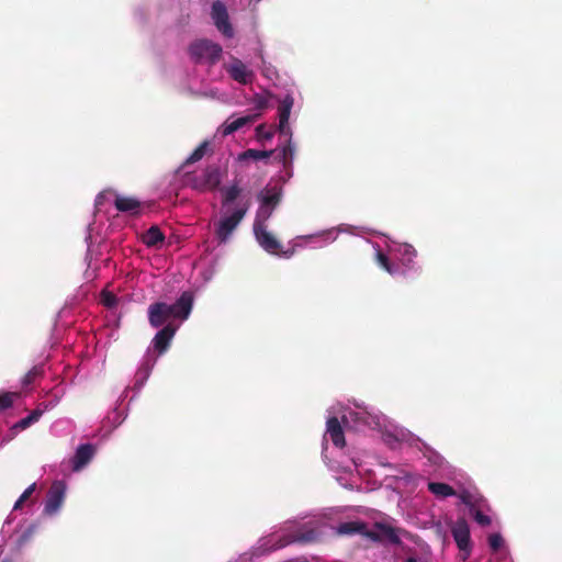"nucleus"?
<instances>
[{"mask_svg":"<svg viewBox=\"0 0 562 562\" xmlns=\"http://www.w3.org/2000/svg\"><path fill=\"white\" fill-rule=\"evenodd\" d=\"M13 521V515L11 514L5 521L2 525L1 528V536L4 538L9 536V541L11 544H13L15 548H21L23 544H25L32 537L35 530L34 525H19L14 531L11 530V524Z\"/></svg>","mask_w":562,"mask_h":562,"instance_id":"14","label":"nucleus"},{"mask_svg":"<svg viewBox=\"0 0 562 562\" xmlns=\"http://www.w3.org/2000/svg\"><path fill=\"white\" fill-rule=\"evenodd\" d=\"M259 113L246 114L243 116H229L220 127L218 133L222 136H228L239 131L244 126L252 124L259 117Z\"/></svg>","mask_w":562,"mask_h":562,"instance_id":"20","label":"nucleus"},{"mask_svg":"<svg viewBox=\"0 0 562 562\" xmlns=\"http://www.w3.org/2000/svg\"><path fill=\"white\" fill-rule=\"evenodd\" d=\"M256 134L259 139H271L272 133L269 131H266V127L263 125H258L256 127Z\"/></svg>","mask_w":562,"mask_h":562,"instance_id":"36","label":"nucleus"},{"mask_svg":"<svg viewBox=\"0 0 562 562\" xmlns=\"http://www.w3.org/2000/svg\"><path fill=\"white\" fill-rule=\"evenodd\" d=\"M345 427L355 431L366 429L376 430L383 442L391 449H397L402 443L412 445L415 441L414 435L389 419L374 406L368 405L361 401L352 400L347 403L337 402L327 409L326 430L323 436L322 456L328 468L336 473L337 482L345 488L353 490L357 484V475L352 469L359 468L358 459L352 457L351 464L342 465L334 460V451L328 447L333 443V449L340 454L345 448V435L339 422Z\"/></svg>","mask_w":562,"mask_h":562,"instance_id":"1","label":"nucleus"},{"mask_svg":"<svg viewBox=\"0 0 562 562\" xmlns=\"http://www.w3.org/2000/svg\"><path fill=\"white\" fill-rule=\"evenodd\" d=\"M424 465L429 475L437 479H451L454 471L449 463L434 449L425 446L423 450Z\"/></svg>","mask_w":562,"mask_h":562,"instance_id":"9","label":"nucleus"},{"mask_svg":"<svg viewBox=\"0 0 562 562\" xmlns=\"http://www.w3.org/2000/svg\"><path fill=\"white\" fill-rule=\"evenodd\" d=\"M67 485L64 481H55L50 485L44 503L43 515L54 517L60 512L66 498Z\"/></svg>","mask_w":562,"mask_h":562,"instance_id":"13","label":"nucleus"},{"mask_svg":"<svg viewBox=\"0 0 562 562\" xmlns=\"http://www.w3.org/2000/svg\"><path fill=\"white\" fill-rule=\"evenodd\" d=\"M100 300L101 303L109 308L114 307L117 303L116 296L112 292L106 290L102 291Z\"/></svg>","mask_w":562,"mask_h":562,"instance_id":"33","label":"nucleus"},{"mask_svg":"<svg viewBox=\"0 0 562 562\" xmlns=\"http://www.w3.org/2000/svg\"><path fill=\"white\" fill-rule=\"evenodd\" d=\"M451 533L459 550L463 552L462 560H467L471 552V537L468 522L463 519L457 520L451 528Z\"/></svg>","mask_w":562,"mask_h":562,"instance_id":"18","label":"nucleus"},{"mask_svg":"<svg viewBox=\"0 0 562 562\" xmlns=\"http://www.w3.org/2000/svg\"><path fill=\"white\" fill-rule=\"evenodd\" d=\"M405 482L409 483V482H413L415 476L414 474L412 473H408V472H405L403 477H402Z\"/></svg>","mask_w":562,"mask_h":562,"instance_id":"39","label":"nucleus"},{"mask_svg":"<svg viewBox=\"0 0 562 562\" xmlns=\"http://www.w3.org/2000/svg\"><path fill=\"white\" fill-rule=\"evenodd\" d=\"M252 234L258 246L269 255L291 258L294 250H283L281 241L269 231L268 225H252Z\"/></svg>","mask_w":562,"mask_h":562,"instance_id":"7","label":"nucleus"},{"mask_svg":"<svg viewBox=\"0 0 562 562\" xmlns=\"http://www.w3.org/2000/svg\"><path fill=\"white\" fill-rule=\"evenodd\" d=\"M40 370L37 368L31 369L21 380L23 386L31 384L34 379L38 375Z\"/></svg>","mask_w":562,"mask_h":562,"instance_id":"34","label":"nucleus"},{"mask_svg":"<svg viewBox=\"0 0 562 562\" xmlns=\"http://www.w3.org/2000/svg\"><path fill=\"white\" fill-rule=\"evenodd\" d=\"M464 504L469 507V514L474 519V521L482 526H490L492 522L491 517L488 516L490 507L485 499H463Z\"/></svg>","mask_w":562,"mask_h":562,"instance_id":"19","label":"nucleus"},{"mask_svg":"<svg viewBox=\"0 0 562 562\" xmlns=\"http://www.w3.org/2000/svg\"><path fill=\"white\" fill-rule=\"evenodd\" d=\"M205 97L216 100H224L225 94L221 92L218 89H210L203 93Z\"/></svg>","mask_w":562,"mask_h":562,"instance_id":"37","label":"nucleus"},{"mask_svg":"<svg viewBox=\"0 0 562 562\" xmlns=\"http://www.w3.org/2000/svg\"><path fill=\"white\" fill-rule=\"evenodd\" d=\"M156 363L157 356H155L151 348L148 347L135 373L134 389L137 392H139L146 384Z\"/></svg>","mask_w":562,"mask_h":562,"instance_id":"17","label":"nucleus"},{"mask_svg":"<svg viewBox=\"0 0 562 562\" xmlns=\"http://www.w3.org/2000/svg\"><path fill=\"white\" fill-rule=\"evenodd\" d=\"M252 103L255 105V109L260 111L268 105V98L261 94H256L252 100Z\"/></svg>","mask_w":562,"mask_h":562,"instance_id":"35","label":"nucleus"},{"mask_svg":"<svg viewBox=\"0 0 562 562\" xmlns=\"http://www.w3.org/2000/svg\"><path fill=\"white\" fill-rule=\"evenodd\" d=\"M180 324L173 325L172 323L167 324L160 330L157 331L153 338L149 347L157 359L162 356L170 347L171 340L179 329Z\"/></svg>","mask_w":562,"mask_h":562,"instance_id":"16","label":"nucleus"},{"mask_svg":"<svg viewBox=\"0 0 562 562\" xmlns=\"http://www.w3.org/2000/svg\"><path fill=\"white\" fill-rule=\"evenodd\" d=\"M282 195L283 190L281 186L269 183L259 192L258 201L276 210L281 202Z\"/></svg>","mask_w":562,"mask_h":562,"instance_id":"23","label":"nucleus"},{"mask_svg":"<svg viewBox=\"0 0 562 562\" xmlns=\"http://www.w3.org/2000/svg\"><path fill=\"white\" fill-rule=\"evenodd\" d=\"M193 294L189 291L183 292L173 304L156 302L148 307L149 324L158 328L169 319H179L180 324L187 321L193 307Z\"/></svg>","mask_w":562,"mask_h":562,"instance_id":"5","label":"nucleus"},{"mask_svg":"<svg viewBox=\"0 0 562 562\" xmlns=\"http://www.w3.org/2000/svg\"><path fill=\"white\" fill-rule=\"evenodd\" d=\"M367 538L373 541H381L385 539L394 544H397L401 541L396 530L390 525L382 522H376L374 525V530L368 529Z\"/></svg>","mask_w":562,"mask_h":562,"instance_id":"22","label":"nucleus"},{"mask_svg":"<svg viewBox=\"0 0 562 562\" xmlns=\"http://www.w3.org/2000/svg\"><path fill=\"white\" fill-rule=\"evenodd\" d=\"M250 199L243 195L237 177L221 190V209L213 221V232L218 245L227 244L250 209Z\"/></svg>","mask_w":562,"mask_h":562,"instance_id":"2","label":"nucleus"},{"mask_svg":"<svg viewBox=\"0 0 562 562\" xmlns=\"http://www.w3.org/2000/svg\"><path fill=\"white\" fill-rule=\"evenodd\" d=\"M142 240L147 247L159 248L165 241V235L158 226H151L142 235Z\"/></svg>","mask_w":562,"mask_h":562,"instance_id":"26","label":"nucleus"},{"mask_svg":"<svg viewBox=\"0 0 562 562\" xmlns=\"http://www.w3.org/2000/svg\"><path fill=\"white\" fill-rule=\"evenodd\" d=\"M42 414H43L42 411L34 409L26 417L20 419L18 423H15L12 426L11 430L15 434L20 430H24V429L29 428L31 425H33L41 418Z\"/></svg>","mask_w":562,"mask_h":562,"instance_id":"28","label":"nucleus"},{"mask_svg":"<svg viewBox=\"0 0 562 562\" xmlns=\"http://www.w3.org/2000/svg\"><path fill=\"white\" fill-rule=\"evenodd\" d=\"M210 143L207 140L201 143L192 154L179 167L177 173H183V184L198 192H213L222 190V181L224 171L216 164L207 165L204 169L196 172L184 171L188 165L201 160L209 150Z\"/></svg>","mask_w":562,"mask_h":562,"instance_id":"4","label":"nucleus"},{"mask_svg":"<svg viewBox=\"0 0 562 562\" xmlns=\"http://www.w3.org/2000/svg\"><path fill=\"white\" fill-rule=\"evenodd\" d=\"M355 229L356 227L353 226L341 224L337 227H331L317 234L300 236L297 239L305 241V245L311 244L312 248H321L334 243L340 233L355 234Z\"/></svg>","mask_w":562,"mask_h":562,"instance_id":"12","label":"nucleus"},{"mask_svg":"<svg viewBox=\"0 0 562 562\" xmlns=\"http://www.w3.org/2000/svg\"><path fill=\"white\" fill-rule=\"evenodd\" d=\"M427 486L428 491L439 499H445L456 495L453 487L447 483L429 481Z\"/></svg>","mask_w":562,"mask_h":562,"instance_id":"27","label":"nucleus"},{"mask_svg":"<svg viewBox=\"0 0 562 562\" xmlns=\"http://www.w3.org/2000/svg\"><path fill=\"white\" fill-rule=\"evenodd\" d=\"M294 104V99L291 94L284 95L279 105V125L278 131L280 136L284 137V144L280 145L276 153L278 158L286 169L292 166L295 145L292 142V130L289 124L290 114Z\"/></svg>","mask_w":562,"mask_h":562,"instance_id":"6","label":"nucleus"},{"mask_svg":"<svg viewBox=\"0 0 562 562\" xmlns=\"http://www.w3.org/2000/svg\"><path fill=\"white\" fill-rule=\"evenodd\" d=\"M376 263L392 277H416L422 267L417 261L416 249L406 243L384 240V245L372 244Z\"/></svg>","mask_w":562,"mask_h":562,"instance_id":"3","label":"nucleus"},{"mask_svg":"<svg viewBox=\"0 0 562 562\" xmlns=\"http://www.w3.org/2000/svg\"><path fill=\"white\" fill-rule=\"evenodd\" d=\"M224 69L229 78L239 85L251 83L255 77L252 69L241 59L234 56L224 64Z\"/></svg>","mask_w":562,"mask_h":562,"instance_id":"15","label":"nucleus"},{"mask_svg":"<svg viewBox=\"0 0 562 562\" xmlns=\"http://www.w3.org/2000/svg\"><path fill=\"white\" fill-rule=\"evenodd\" d=\"M88 229H89V235L86 237L87 240L91 239L92 226L89 225Z\"/></svg>","mask_w":562,"mask_h":562,"instance_id":"40","label":"nucleus"},{"mask_svg":"<svg viewBox=\"0 0 562 562\" xmlns=\"http://www.w3.org/2000/svg\"><path fill=\"white\" fill-rule=\"evenodd\" d=\"M337 535L351 536L361 535L367 538L368 526L359 520L340 522L337 527H331Z\"/></svg>","mask_w":562,"mask_h":562,"instance_id":"24","label":"nucleus"},{"mask_svg":"<svg viewBox=\"0 0 562 562\" xmlns=\"http://www.w3.org/2000/svg\"><path fill=\"white\" fill-rule=\"evenodd\" d=\"M272 150H258V149H247L238 155L236 161L240 166L244 167L248 161H258L268 159L272 155Z\"/></svg>","mask_w":562,"mask_h":562,"instance_id":"25","label":"nucleus"},{"mask_svg":"<svg viewBox=\"0 0 562 562\" xmlns=\"http://www.w3.org/2000/svg\"><path fill=\"white\" fill-rule=\"evenodd\" d=\"M0 562H22L20 553L18 551L12 552L3 557Z\"/></svg>","mask_w":562,"mask_h":562,"instance_id":"38","label":"nucleus"},{"mask_svg":"<svg viewBox=\"0 0 562 562\" xmlns=\"http://www.w3.org/2000/svg\"><path fill=\"white\" fill-rule=\"evenodd\" d=\"M105 202H111L120 212L136 213L139 209V201L132 196L120 195L112 190L99 193L95 198V209L100 212Z\"/></svg>","mask_w":562,"mask_h":562,"instance_id":"10","label":"nucleus"},{"mask_svg":"<svg viewBox=\"0 0 562 562\" xmlns=\"http://www.w3.org/2000/svg\"><path fill=\"white\" fill-rule=\"evenodd\" d=\"M123 419H124V417L123 418H121V417L115 418L116 425H120L123 422Z\"/></svg>","mask_w":562,"mask_h":562,"instance_id":"41","label":"nucleus"},{"mask_svg":"<svg viewBox=\"0 0 562 562\" xmlns=\"http://www.w3.org/2000/svg\"><path fill=\"white\" fill-rule=\"evenodd\" d=\"M20 397L19 392L0 393V409H7L12 406L13 402Z\"/></svg>","mask_w":562,"mask_h":562,"instance_id":"30","label":"nucleus"},{"mask_svg":"<svg viewBox=\"0 0 562 562\" xmlns=\"http://www.w3.org/2000/svg\"><path fill=\"white\" fill-rule=\"evenodd\" d=\"M210 16L214 26L224 38L231 40L235 36V29L231 22L227 7L223 1L215 0L212 2Z\"/></svg>","mask_w":562,"mask_h":562,"instance_id":"11","label":"nucleus"},{"mask_svg":"<svg viewBox=\"0 0 562 562\" xmlns=\"http://www.w3.org/2000/svg\"><path fill=\"white\" fill-rule=\"evenodd\" d=\"M488 546L492 551H498L504 546V539L501 533H491L487 538Z\"/></svg>","mask_w":562,"mask_h":562,"instance_id":"31","label":"nucleus"},{"mask_svg":"<svg viewBox=\"0 0 562 562\" xmlns=\"http://www.w3.org/2000/svg\"><path fill=\"white\" fill-rule=\"evenodd\" d=\"M191 58L198 64L212 65L215 64L221 55L222 47L217 43L210 40H196L189 48Z\"/></svg>","mask_w":562,"mask_h":562,"instance_id":"8","label":"nucleus"},{"mask_svg":"<svg viewBox=\"0 0 562 562\" xmlns=\"http://www.w3.org/2000/svg\"><path fill=\"white\" fill-rule=\"evenodd\" d=\"M261 0H249L250 3H255L257 4L258 2H260Z\"/></svg>","mask_w":562,"mask_h":562,"instance_id":"42","label":"nucleus"},{"mask_svg":"<svg viewBox=\"0 0 562 562\" xmlns=\"http://www.w3.org/2000/svg\"><path fill=\"white\" fill-rule=\"evenodd\" d=\"M35 487H36V484L33 483L21 494V496L14 503L13 510H18L19 508H21L22 504L24 502H26L30 498V496L33 494V492L35 491Z\"/></svg>","mask_w":562,"mask_h":562,"instance_id":"32","label":"nucleus"},{"mask_svg":"<svg viewBox=\"0 0 562 562\" xmlns=\"http://www.w3.org/2000/svg\"><path fill=\"white\" fill-rule=\"evenodd\" d=\"M95 454V448L91 443L79 445L71 459V467L75 472L87 467Z\"/></svg>","mask_w":562,"mask_h":562,"instance_id":"21","label":"nucleus"},{"mask_svg":"<svg viewBox=\"0 0 562 562\" xmlns=\"http://www.w3.org/2000/svg\"><path fill=\"white\" fill-rule=\"evenodd\" d=\"M274 209L259 203V207L256 211L255 220L252 225H268L270 217L272 216Z\"/></svg>","mask_w":562,"mask_h":562,"instance_id":"29","label":"nucleus"}]
</instances>
